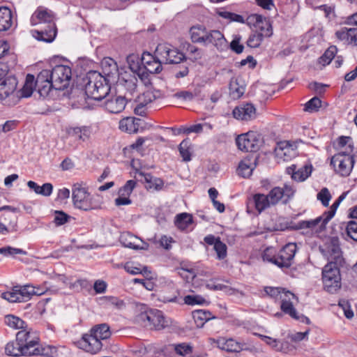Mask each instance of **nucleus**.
Returning <instances> with one entry per match:
<instances>
[{
	"label": "nucleus",
	"instance_id": "nucleus-50",
	"mask_svg": "<svg viewBox=\"0 0 357 357\" xmlns=\"http://www.w3.org/2000/svg\"><path fill=\"white\" fill-rule=\"evenodd\" d=\"M188 144L189 142L187 140H183L178 146L180 155L185 162H188L191 160V153L189 150Z\"/></svg>",
	"mask_w": 357,
	"mask_h": 357
},
{
	"label": "nucleus",
	"instance_id": "nucleus-53",
	"mask_svg": "<svg viewBox=\"0 0 357 357\" xmlns=\"http://www.w3.org/2000/svg\"><path fill=\"white\" fill-rule=\"evenodd\" d=\"M321 105V100L317 97H314L305 103L304 110L308 112H317Z\"/></svg>",
	"mask_w": 357,
	"mask_h": 357
},
{
	"label": "nucleus",
	"instance_id": "nucleus-52",
	"mask_svg": "<svg viewBox=\"0 0 357 357\" xmlns=\"http://www.w3.org/2000/svg\"><path fill=\"white\" fill-rule=\"evenodd\" d=\"M264 291L266 295L277 300L280 299V297L283 296V292L286 291L281 287H265Z\"/></svg>",
	"mask_w": 357,
	"mask_h": 357
},
{
	"label": "nucleus",
	"instance_id": "nucleus-15",
	"mask_svg": "<svg viewBox=\"0 0 357 357\" xmlns=\"http://www.w3.org/2000/svg\"><path fill=\"white\" fill-rule=\"evenodd\" d=\"M297 246L296 243H289L286 244L278 253V267L289 268L291 266L293 259L296 252Z\"/></svg>",
	"mask_w": 357,
	"mask_h": 357
},
{
	"label": "nucleus",
	"instance_id": "nucleus-30",
	"mask_svg": "<svg viewBox=\"0 0 357 357\" xmlns=\"http://www.w3.org/2000/svg\"><path fill=\"white\" fill-rule=\"evenodd\" d=\"M56 35V24H53V27L50 25H46V28L40 30H35L33 31V36L38 40L51 43L52 42Z\"/></svg>",
	"mask_w": 357,
	"mask_h": 357
},
{
	"label": "nucleus",
	"instance_id": "nucleus-34",
	"mask_svg": "<svg viewBox=\"0 0 357 357\" xmlns=\"http://www.w3.org/2000/svg\"><path fill=\"white\" fill-rule=\"evenodd\" d=\"M100 342H104L111 337L112 333L107 324H101L93 326L89 331Z\"/></svg>",
	"mask_w": 357,
	"mask_h": 357
},
{
	"label": "nucleus",
	"instance_id": "nucleus-20",
	"mask_svg": "<svg viewBox=\"0 0 357 357\" xmlns=\"http://www.w3.org/2000/svg\"><path fill=\"white\" fill-rule=\"evenodd\" d=\"M232 114L236 119L250 121L256 117V108L252 103H242L234 109Z\"/></svg>",
	"mask_w": 357,
	"mask_h": 357
},
{
	"label": "nucleus",
	"instance_id": "nucleus-32",
	"mask_svg": "<svg viewBox=\"0 0 357 357\" xmlns=\"http://www.w3.org/2000/svg\"><path fill=\"white\" fill-rule=\"evenodd\" d=\"M102 69L104 74V77L107 78L109 82V79L114 78L119 74V70L116 63L111 58L105 59L102 63Z\"/></svg>",
	"mask_w": 357,
	"mask_h": 357
},
{
	"label": "nucleus",
	"instance_id": "nucleus-12",
	"mask_svg": "<svg viewBox=\"0 0 357 357\" xmlns=\"http://www.w3.org/2000/svg\"><path fill=\"white\" fill-rule=\"evenodd\" d=\"M236 143L240 150L246 152H256L261 145L259 135L253 131L238 135Z\"/></svg>",
	"mask_w": 357,
	"mask_h": 357
},
{
	"label": "nucleus",
	"instance_id": "nucleus-16",
	"mask_svg": "<svg viewBox=\"0 0 357 357\" xmlns=\"http://www.w3.org/2000/svg\"><path fill=\"white\" fill-rule=\"evenodd\" d=\"M78 344L81 349L92 354L98 353L105 345L104 342H100L90 332L84 334Z\"/></svg>",
	"mask_w": 357,
	"mask_h": 357
},
{
	"label": "nucleus",
	"instance_id": "nucleus-27",
	"mask_svg": "<svg viewBox=\"0 0 357 357\" xmlns=\"http://www.w3.org/2000/svg\"><path fill=\"white\" fill-rule=\"evenodd\" d=\"M17 84L15 77H6L0 82V99L3 100L12 94Z\"/></svg>",
	"mask_w": 357,
	"mask_h": 357
},
{
	"label": "nucleus",
	"instance_id": "nucleus-24",
	"mask_svg": "<svg viewBox=\"0 0 357 357\" xmlns=\"http://www.w3.org/2000/svg\"><path fill=\"white\" fill-rule=\"evenodd\" d=\"M213 341L218 348L228 352H239L245 349V344L236 342L232 338L226 339L225 337H220Z\"/></svg>",
	"mask_w": 357,
	"mask_h": 357
},
{
	"label": "nucleus",
	"instance_id": "nucleus-47",
	"mask_svg": "<svg viewBox=\"0 0 357 357\" xmlns=\"http://www.w3.org/2000/svg\"><path fill=\"white\" fill-rule=\"evenodd\" d=\"M175 351L178 357H185L186 355L190 354L192 352V347L185 343L179 344H172L170 346Z\"/></svg>",
	"mask_w": 357,
	"mask_h": 357
},
{
	"label": "nucleus",
	"instance_id": "nucleus-48",
	"mask_svg": "<svg viewBox=\"0 0 357 357\" xmlns=\"http://www.w3.org/2000/svg\"><path fill=\"white\" fill-rule=\"evenodd\" d=\"M230 93L234 98H241L245 93V87L239 85L238 80H234L230 82Z\"/></svg>",
	"mask_w": 357,
	"mask_h": 357
},
{
	"label": "nucleus",
	"instance_id": "nucleus-61",
	"mask_svg": "<svg viewBox=\"0 0 357 357\" xmlns=\"http://www.w3.org/2000/svg\"><path fill=\"white\" fill-rule=\"evenodd\" d=\"M347 236L352 240L357 241V222L349 221L346 227Z\"/></svg>",
	"mask_w": 357,
	"mask_h": 357
},
{
	"label": "nucleus",
	"instance_id": "nucleus-28",
	"mask_svg": "<svg viewBox=\"0 0 357 357\" xmlns=\"http://www.w3.org/2000/svg\"><path fill=\"white\" fill-rule=\"evenodd\" d=\"M126 105V98L122 96H116L107 100L104 106L110 113L118 114L121 112Z\"/></svg>",
	"mask_w": 357,
	"mask_h": 357
},
{
	"label": "nucleus",
	"instance_id": "nucleus-62",
	"mask_svg": "<svg viewBox=\"0 0 357 357\" xmlns=\"http://www.w3.org/2000/svg\"><path fill=\"white\" fill-rule=\"evenodd\" d=\"M213 248L217 253V257L218 259H223L226 257L227 245L220 240L216 242Z\"/></svg>",
	"mask_w": 357,
	"mask_h": 357
},
{
	"label": "nucleus",
	"instance_id": "nucleus-4",
	"mask_svg": "<svg viewBox=\"0 0 357 357\" xmlns=\"http://www.w3.org/2000/svg\"><path fill=\"white\" fill-rule=\"evenodd\" d=\"M27 347H24V345L22 344L21 342L17 340V336L16 335V339L15 340L10 341L6 345L5 352L8 356H52L55 351L56 349L51 346L46 347H38L33 349V351H27Z\"/></svg>",
	"mask_w": 357,
	"mask_h": 357
},
{
	"label": "nucleus",
	"instance_id": "nucleus-31",
	"mask_svg": "<svg viewBox=\"0 0 357 357\" xmlns=\"http://www.w3.org/2000/svg\"><path fill=\"white\" fill-rule=\"evenodd\" d=\"M140 122V119L127 117L120 121L119 129L128 133H136L139 130Z\"/></svg>",
	"mask_w": 357,
	"mask_h": 357
},
{
	"label": "nucleus",
	"instance_id": "nucleus-18",
	"mask_svg": "<svg viewBox=\"0 0 357 357\" xmlns=\"http://www.w3.org/2000/svg\"><path fill=\"white\" fill-rule=\"evenodd\" d=\"M30 22L32 26L44 24L53 27V24H55L52 12L43 7L37 8L31 15Z\"/></svg>",
	"mask_w": 357,
	"mask_h": 357
},
{
	"label": "nucleus",
	"instance_id": "nucleus-1",
	"mask_svg": "<svg viewBox=\"0 0 357 357\" xmlns=\"http://www.w3.org/2000/svg\"><path fill=\"white\" fill-rule=\"evenodd\" d=\"M319 250L328 261V264L322 270L324 289L330 293H334L341 287L339 266L343 262L338 238L335 237L329 238L323 245L319 246Z\"/></svg>",
	"mask_w": 357,
	"mask_h": 357
},
{
	"label": "nucleus",
	"instance_id": "nucleus-49",
	"mask_svg": "<svg viewBox=\"0 0 357 357\" xmlns=\"http://www.w3.org/2000/svg\"><path fill=\"white\" fill-rule=\"evenodd\" d=\"M91 287L90 282L86 279H78L70 285V288L76 291H80L82 289L90 290Z\"/></svg>",
	"mask_w": 357,
	"mask_h": 357
},
{
	"label": "nucleus",
	"instance_id": "nucleus-46",
	"mask_svg": "<svg viewBox=\"0 0 357 357\" xmlns=\"http://www.w3.org/2000/svg\"><path fill=\"white\" fill-rule=\"evenodd\" d=\"M337 52L336 46H330L324 52V54L319 58V63L323 65L329 64L333 59L335 57Z\"/></svg>",
	"mask_w": 357,
	"mask_h": 357
},
{
	"label": "nucleus",
	"instance_id": "nucleus-36",
	"mask_svg": "<svg viewBox=\"0 0 357 357\" xmlns=\"http://www.w3.org/2000/svg\"><path fill=\"white\" fill-rule=\"evenodd\" d=\"M27 186L35 193L43 195L44 197H49L53 191V185L50 183H45L43 185H38L36 182L29 181L27 183Z\"/></svg>",
	"mask_w": 357,
	"mask_h": 357
},
{
	"label": "nucleus",
	"instance_id": "nucleus-42",
	"mask_svg": "<svg viewBox=\"0 0 357 357\" xmlns=\"http://www.w3.org/2000/svg\"><path fill=\"white\" fill-rule=\"evenodd\" d=\"M174 222L179 229L185 230L192 224V217L188 213H182L176 216Z\"/></svg>",
	"mask_w": 357,
	"mask_h": 357
},
{
	"label": "nucleus",
	"instance_id": "nucleus-40",
	"mask_svg": "<svg viewBox=\"0 0 357 357\" xmlns=\"http://www.w3.org/2000/svg\"><path fill=\"white\" fill-rule=\"evenodd\" d=\"M4 323L13 329L24 330L26 328V324L22 319L13 314L6 315L4 317Z\"/></svg>",
	"mask_w": 357,
	"mask_h": 357
},
{
	"label": "nucleus",
	"instance_id": "nucleus-60",
	"mask_svg": "<svg viewBox=\"0 0 357 357\" xmlns=\"http://www.w3.org/2000/svg\"><path fill=\"white\" fill-rule=\"evenodd\" d=\"M70 217L62 211H54V222L57 226H61L66 223Z\"/></svg>",
	"mask_w": 357,
	"mask_h": 357
},
{
	"label": "nucleus",
	"instance_id": "nucleus-59",
	"mask_svg": "<svg viewBox=\"0 0 357 357\" xmlns=\"http://www.w3.org/2000/svg\"><path fill=\"white\" fill-rule=\"evenodd\" d=\"M317 199L319 200L323 206H328L331 199V195L327 188H322L317 194Z\"/></svg>",
	"mask_w": 357,
	"mask_h": 357
},
{
	"label": "nucleus",
	"instance_id": "nucleus-39",
	"mask_svg": "<svg viewBox=\"0 0 357 357\" xmlns=\"http://www.w3.org/2000/svg\"><path fill=\"white\" fill-rule=\"evenodd\" d=\"M179 293L175 288H168L163 290L158 296V300L162 303H177Z\"/></svg>",
	"mask_w": 357,
	"mask_h": 357
},
{
	"label": "nucleus",
	"instance_id": "nucleus-33",
	"mask_svg": "<svg viewBox=\"0 0 357 357\" xmlns=\"http://www.w3.org/2000/svg\"><path fill=\"white\" fill-rule=\"evenodd\" d=\"M68 132L75 139L82 142H86L89 139L92 130L91 127L84 126L70 128Z\"/></svg>",
	"mask_w": 357,
	"mask_h": 357
},
{
	"label": "nucleus",
	"instance_id": "nucleus-29",
	"mask_svg": "<svg viewBox=\"0 0 357 357\" xmlns=\"http://www.w3.org/2000/svg\"><path fill=\"white\" fill-rule=\"evenodd\" d=\"M208 31V30L206 27L202 24H196L191 26L189 30V33L192 42L204 45V43H206L205 40L207 39L206 35Z\"/></svg>",
	"mask_w": 357,
	"mask_h": 357
},
{
	"label": "nucleus",
	"instance_id": "nucleus-8",
	"mask_svg": "<svg viewBox=\"0 0 357 357\" xmlns=\"http://www.w3.org/2000/svg\"><path fill=\"white\" fill-rule=\"evenodd\" d=\"M50 74L54 83V89L63 90L69 86L72 70L68 66L57 65L50 70Z\"/></svg>",
	"mask_w": 357,
	"mask_h": 357
},
{
	"label": "nucleus",
	"instance_id": "nucleus-26",
	"mask_svg": "<svg viewBox=\"0 0 357 357\" xmlns=\"http://www.w3.org/2000/svg\"><path fill=\"white\" fill-rule=\"evenodd\" d=\"M312 165H305L303 167L296 170V166L292 165L286 169V172L291 175V178L296 181H303L307 178L312 173Z\"/></svg>",
	"mask_w": 357,
	"mask_h": 357
},
{
	"label": "nucleus",
	"instance_id": "nucleus-17",
	"mask_svg": "<svg viewBox=\"0 0 357 357\" xmlns=\"http://www.w3.org/2000/svg\"><path fill=\"white\" fill-rule=\"evenodd\" d=\"M17 340L21 342L22 344L27 347V351H33V349L38 347H41L39 344V336L36 331L33 330H24L20 331L17 333Z\"/></svg>",
	"mask_w": 357,
	"mask_h": 357
},
{
	"label": "nucleus",
	"instance_id": "nucleus-3",
	"mask_svg": "<svg viewBox=\"0 0 357 357\" xmlns=\"http://www.w3.org/2000/svg\"><path fill=\"white\" fill-rule=\"evenodd\" d=\"M85 94L88 98L102 100L109 93L110 86L107 78L97 71H90L85 78Z\"/></svg>",
	"mask_w": 357,
	"mask_h": 357
},
{
	"label": "nucleus",
	"instance_id": "nucleus-21",
	"mask_svg": "<svg viewBox=\"0 0 357 357\" xmlns=\"http://www.w3.org/2000/svg\"><path fill=\"white\" fill-rule=\"evenodd\" d=\"M139 63L144 66L145 70L152 74L159 73L162 69L163 61L162 59L157 56L155 57L149 53H144Z\"/></svg>",
	"mask_w": 357,
	"mask_h": 357
},
{
	"label": "nucleus",
	"instance_id": "nucleus-11",
	"mask_svg": "<svg viewBox=\"0 0 357 357\" xmlns=\"http://www.w3.org/2000/svg\"><path fill=\"white\" fill-rule=\"evenodd\" d=\"M72 196L74 206L76 208L84 211H89L96 208L89 193L80 184L75 183L73 185Z\"/></svg>",
	"mask_w": 357,
	"mask_h": 357
},
{
	"label": "nucleus",
	"instance_id": "nucleus-6",
	"mask_svg": "<svg viewBox=\"0 0 357 357\" xmlns=\"http://www.w3.org/2000/svg\"><path fill=\"white\" fill-rule=\"evenodd\" d=\"M137 320L145 327H149L151 329L162 330L169 325L162 312L155 309H150L141 312L137 316Z\"/></svg>",
	"mask_w": 357,
	"mask_h": 357
},
{
	"label": "nucleus",
	"instance_id": "nucleus-57",
	"mask_svg": "<svg viewBox=\"0 0 357 357\" xmlns=\"http://www.w3.org/2000/svg\"><path fill=\"white\" fill-rule=\"evenodd\" d=\"M314 9L322 10L324 13L325 17L329 20H333L336 17L335 13V6L324 4L315 7Z\"/></svg>",
	"mask_w": 357,
	"mask_h": 357
},
{
	"label": "nucleus",
	"instance_id": "nucleus-43",
	"mask_svg": "<svg viewBox=\"0 0 357 357\" xmlns=\"http://www.w3.org/2000/svg\"><path fill=\"white\" fill-rule=\"evenodd\" d=\"M35 86V77L33 75L28 74L26 77V80L23 88L22 89V96L24 98L30 97Z\"/></svg>",
	"mask_w": 357,
	"mask_h": 357
},
{
	"label": "nucleus",
	"instance_id": "nucleus-58",
	"mask_svg": "<svg viewBox=\"0 0 357 357\" xmlns=\"http://www.w3.org/2000/svg\"><path fill=\"white\" fill-rule=\"evenodd\" d=\"M20 295V293H19L18 290H13V291H7L1 294V297L10 303H21L22 301Z\"/></svg>",
	"mask_w": 357,
	"mask_h": 357
},
{
	"label": "nucleus",
	"instance_id": "nucleus-45",
	"mask_svg": "<svg viewBox=\"0 0 357 357\" xmlns=\"http://www.w3.org/2000/svg\"><path fill=\"white\" fill-rule=\"evenodd\" d=\"M264 38H266L264 35L253 31L247 40V45L251 48H257L259 47Z\"/></svg>",
	"mask_w": 357,
	"mask_h": 357
},
{
	"label": "nucleus",
	"instance_id": "nucleus-44",
	"mask_svg": "<svg viewBox=\"0 0 357 357\" xmlns=\"http://www.w3.org/2000/svg\"><path fill=\"white\" fill-rule=\"evenodd\" d=\"M192 316L198 327H202L205 322L212 318L211 313L209 311L202 310L195 311Z\"/></svg>",
	"mask_w": 357,
	"mask_h": 357
},
{
	"label": "nucleus",
	"instance_id": "nucleus-55",
	"mask_svg": "<svg viewBox=\"0 0 357 357\" xmlns=\"http://www.w3.org/2000/svg\"><path fill=\"white\" fill-rule=\"evenodd\" d=\"M133 239H135V237L129 234H123L120 236V241L124 247L139 249V247L137 245L135 242L132 241Z\"/></svg>",
	"mask_w": 357,
	"mask_h": 357
},
{
	"label": "nucleus",
	"instance_id": "nucleus-63",
	"mask_svg": "<svg viewBox=\"0 0 357 357\" xmlns=\"http://www.w3.org/2000/svg\"><path fill=\"white\" fill-rule=\"evenodd\" d=\"M261 338L264 340L267 344L271 347L276 351H280L282 349V345L280 342L277 339H273L271 337L260 335Z\"/></svg>",
	"mask_w": 357,
	"mask_h": 357
},
{
	"label": "nucleus",
	"instance_id": "nucleus-23",
	"mask_svg": "<svg viewBox=\"0 0 357 357\" xmlns=\"http://www.w3.org/2000/svg\"><path fill=\"white\" fill-rule=\"evenodd\" d=\"M335 34L336 38L344 44L357 46V28L342 27Z\"/></svg>",
	"mask_w": 357,
	"mask_h": 357
},
{
	"label": "nucleus",
	"instance_id": "nucleus-41",
	"mask_svg": "<svg viewBox=\"0 0 357 357\" xmlns=\"http://www.w3.org/2000/svg\"><path fill=\"white\" fill-rule=\"evenodd\" d=\"M123 85L124 88L132 95L133 94L137 86V77L135 74H126L122 78Z\"/></svg>",
	"mask_w": 357,
	"mask_h": 357
},
{
	"label": "nucleus",
	"instance_id": "nucleus-13",
	"mask_svg": "<svg viewBox=\"0 0 357 357\" xmlns=\"http://www.w3.org/2000/svg\"><path fill=\"white\" fill-rule=\"evenodd\" d=\"M246 23L250 27H254V31L259 32L266 37H270L273 34L272 26L270 21L261 15L252 14L246 19Z\"/></svg>",
	"mask_w": 357,
	"mask_h": 357
},
{
	"label": "nucleus",
	"instance_id": "nucleus-7",
	"mask_svg": "<svg viewBox=\"0 0 357 357\" xmlns=\"http://www.w3.org/2000/svg\"><path fill=\"white\" fill-rule=\"evenodd\" d=\"M155 54L160 58L163 63L178 64L186 60L185 55L169 44H159Z\"/></svg>",
	"mask_w": 357,
	"mask_h": 357
},
{
	"label": "nucleus",
	"instance_id": "nucleus-9",
	"mask_svg": "<svg viewBox=\"0 0 357 357\" xmlns=\"http://www.w3.org/2000/svg\"><path fill=\"white\" fill-rule=\"evenodd\" d=\"M354 165V159L352 155L344 152L338 153L331 158V165L335 172L342 176H347L350 174Z\"/></svg>",
	"mask_w": 357,
	"mask_h": 357
},
{
	"label": "nucleus",
	"instance_id": "nucleus-14",
	"mask_svg": "<svg viewBox=\"0 0 357 357\" xmlns=\"http://www.w3.org/2000/svg\"><path fill=\"white\" fill-rule=\"evenodd\" d=\"M50 75V70H43L35 79L36 89L40 96H47L50 91L54 89V83Z\"/></svg>",
	"mask_w": 357,
	"mask_h": 357
},
{
	"label": "nucleus",
	"instance_id": "nucleus-19",
	"mask_svg": "<svg viewBox=\"0 0 357 357\" xmlns=\"http://www.w3.org/2000/svg\"><path fill=\"white\" fill-rule=\"evenodd\" d=\"M295 146L289 142L284 141L277 144L275 148V156L283 161H288L297 155Z\"/></svg>",
	"mask_w": 357,
	"mask_h": 357
},
{
	"label": "nucleus",
	"instance_id": "nucleus-51",
	"mask_svg": "<svg viewBox=\"0 0 357 357\" xmlns=\"http://www.w3.org/2000/svg\"><path fill=\"white\" fill-rule=\"evenodd\" d=\"M262 258L264 261H267L278 266V254L275 255V252L272 248H268L264 251Z\"/></svg>",
	"mask_w": 357,
	"mask_h": 357
},
{
	"label": "nucleus",
	"instance_id": "nucleus-5",
	"mask_svg": "<svg viewBox=\"0 0 357 357\" xmlns=\"http://www.w3.org/2000/svg\"><path fill=\"white\" fill-rule=\"evenodd\" d=\"M339 206L338 203L334 202L328 211L325 212L322 215L309 220H302L298 222V229H308L312 234H319L325 229L326 224L335 215L336 210Z\"/></svg>",
	"mask_w": 357,
	"mask_h": 357
},
{
	"label": "nucleus",
	"instance_id": "nucleus-25",
	"mask_svg": "<svg viewBox=\"0 0 357 357\" xmlns=\"http://www.w3.org/2000/svg\"><path fill=\"white\" fill-rule=\"evenodd\" d=\"M206 37L207 39L205 40L206 43H204V45L212 44L220 50H223L227 47V40L220 31L209 30Z\"/></svg>",
	"mask_w": 357,
	"mask_h": 357
},
{
	"label": "nucleus",
	"instance_id": "nucleus-2",
	"mask_svg": "<svg viewBox=\"0 0 357 357\" xmlns=\"http://www.w3.org/2000/svg\"><path fill=\"white\" fill-rule=\"evenodd\" d=\"M296 190L293 186L284 184L283 188L274 187L267 195L257 193L253 195L248 204H254L256 210L261 213L279 203L287 204L294 196Z\"/></svg>",
	"mask_w": 357,
	"mask_h": 357
},
{
	"label": "nucleus",
	"instance_id": "nucleus-64",
	"mask_svg": "<svg viewBox=\"0 0 357 357\" xmlns=\"http://www.w3.org/2000/svg\"><path fill=\"white\" fill-rule=\"evenodd\" d=\"M124 268L128 273L132 275L144 274L147 271L146 267H144L143 269H141L139 267L135 266L132 263H127Z\"/></svg>",
	"mask_w": 357,
	"mask_h": 357
},
{
	"label": "nucleus",
	"instance_id": "nucleus-22",
	"mask_svg": "<svg viewBox=\"0 0 357 357\" xmlns=\"http://www.w3.org/2000/svg\"><path fill=\"white\" fill-rule=\"evenodd\" d=\"M128 63L130 66V68L134 73V74H137L139 79L145 84H149L150 79L149 78V72L144 70V66L141 67L139 66V59L138 56L132 54L129 55L127 57Z\"/></svg>",
	"mask_w": 357,
	"mask_h": 357
},
{
	"label": "nucleus",
	"instance_id": "nucleus-54",
	"mask_svg": "<svg viewBox=\"0 0 357 357\" xmlns=\"http://www.w3.org/2000/svg\"><path fill=\"white\" fill-rule=\"evenodd\" d=\"M136 185L134 180L128 181L126 184L119 189V195L129 197Z\"/></svg>",
	"mask_w": 357,
	"mask_h": 357
},
{
	"label": "nucleus",
	"instance_id": "nucleus-37",
	"mask_svg": "<svg viewBox=\"0 0 357 357\" xmlns=\"http://www.w3.org/2000/svg\"><path fill=\"white\" fill-rule=\"evenodd\" d=\"M255 161H256V159H255ZM255 167V162L252 163L250 158H245L239 163L237 172L238 175L241 176L242 177L248 178L252 175Z\"/></svg>",
	"mask_w": 357,
	"mask_h": 357
},
{
	"label": "nucleus",
	"instance_id": "nucleus-10",
	"mask_svg": "<svg viewBox=\"0 0 357 357\" xmlns=\"http://www.w3.org/2000/svg\"><path fill=\"white\" fill-rule=\"evenodd\" d=\"M280 308L286 314L289 315L292 319L302 323L310 324V319L303 314H299L294 307V301L297 300L296 296L289 291H284L283 296L280 297Z\"/></svg>",
	"mask_w": 357,
	"mask_h": 357
},
{
	"label": "nucleus",
	"instance_id": "nucleus-35",
	"mask_svg": "<svg viewBox=\"0 0 357 357\" xmlns=\"http://www.w3.org/2000/svg\"><path fill=\"white\" fill-rule=\"evenodd\" d=\"M18 291L22 302L29 301L31 296H40L44 293L43 289L29 284L21 287Z\"/></svg>",
	"mask_w": 357,
	"mask_h": 357
},
{
	"label": "nucleus",
	"instance_id": "nucleus-38",
	"mask_svg": "<svg viewBox=\"0 0 357 357\" xmlns=\"http://www.w3.org/2000/svg\"><path fill=\"white\" fill-rule=\"evenodd\" d=\"M12 23L11 10L7 7H0V31L9 29Z\"/></svg>",
	"mask_w": 357,
	"mask_h": 357
},
{
	"label": "nucleus",
	"instance_id": "nucleus-56",
	"mask_svg": "<svg viewBox=\"0 0 357 357\" xmlns=\"http://www.w3.org/2000/svg\"><path fill=\"white\" fill-rule=\"evenodd\" d=\"M184 302L189 305H202L206 303V299L199 295H188L184 297Z\"/></svg>",
	"mask_w": 357,
	"mask_h": 357
}]
</instances>
